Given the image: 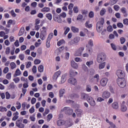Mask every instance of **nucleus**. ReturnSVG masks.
<instances>
[{
  "label": "nucleus",
  "mask_w": 128,
  "mask_h": 128,
  "mask_svg": "<svg viewBox=\"0 0 128 128\" xmlns=\"http://www.w3.org/2000/svg\"><path fill=\"white\" fill-rule=\"evenodd\" d=\"M104 18H101L100 22L96 23V30L98 32H100L104 28Z\"/></svg>",
  "instance_id": "nucleus-1"
},
{
  "label": "nucleus",
  "mask_w": 128,
  "mask_h": 128,
  "mask_svg": "<svg viewBox=\"0 0 128 128\" xmlns=\"http://www.w3.org/2000/svg\"><path fill=\"white\" fill-rule=\"evenodd\" d=\"M106 54L104 52H101L97 56V58H96V61L97 62L98 64H100L104 60H106Z\"/></svg>",
  "instance_id": "nucleus-2"
},
{
  "label": "nucleus",
  "mask_w": 128,
  "mask_h": 128,
  "mask_svg": "<svg viewBox=\"0 0 128 128\" xmlns=\"http://www.w3.org/2000/svg\"><path fill=\"white\" fill-rule=\"evenodd\" d=\"M42 30L40 33V38L42 40H46V28L43 26L42 28Z\"/></svg>",
  "instance_id": "nucleus-3"
},
{
  "label": "nucleus",
  "mask_w": 128,
  "mask_h": 128,
  "mask_svg": "<svg viewBox=\"0 0 128 128\" xmlns=\"http://www.w3.org/2000/svg\"><path fill=\"white\" fill-rule=\"evenodd\" d=\"M116 74L118 76V78H126L124 72L120 70H118L116 71Z\"/></svg>",
  "instance_id": "nucleus-4"
},
{
  "label": "nucleus",
  "mask_w": 128,
  "mask_h": 128,
  "mask_svg": "<svg viewBox=\"0 0 128 128\" xmlns=\"http://www.w3.org/2000/svg\"><path fill=\"white\" fill-rule=\"evenodd\" d=\"M62 112H65L66 114H68V116H72V112H74V110L72 108H70L69 107H64L62 110Z\"/></svg>",
  "instance_id": "nucleus-5"
},
{
  "label": "nucleus",
  "mask_w": 128,
  "mask_h": 128,
  "mask_svg": "<svg viewBox=\"0 0 128 128\" xmlns=\"http://www.w3.org/2000/svg\"><path fill=\"white\" fill-rule=\"evenodd\" d=\"M22 120L18 119L16 122V126L18 128H24V124H22Z\"/></svg>",
  "instance_id": "nucleus-6"
},
{
  "label": "nucleus",
  "mask_w": 128,
  "mask_h": 128,
  "mask_svg": "<svg viewBox=\"0 0 128 128\" xmlns=\"http://www.w3.org/2000/svg\"><path fill=\"white\" fill-rule=\"evenodd\" d=\"M117 84L120 88H125L126 84L124 83V80L122 78H118L116 80Z\"/></svg>",
  "instance_id": "nucleus-7"
},
{
  "label": "nucleus",
  "mask_w": 128,
  "mask_h": 128,
  "mask_svg": "<svg viewBox=\"0 0 128 128\" xmlns=\"http://www.w3.org/2000/svg\"><path fill=\"white\" fill-rule=\"evenodd\" d=\"M84 50V48L81 47L79 48L78 50L77 51H76V52L74 54L75 56H80Z\"/></svg>",
  "instance_id": "nucleus-8"
},
{
  "label": "nucleus",
  "mask_w": 128,
  "mask_h": 128,
  "mask_svg": "<svg viewBox=\"0 0 128 128\" xmlns=\"http://www.w3.org/2000/svg\"><path fill=\"white\" fill-rule=\"evenodd\" d=\"M88 102L92 106H96V102L94 100V98H92V97L89 96L88 98Z\"/></svg>",
  "instance_id": "nucleus-9"
},
{
  "label": "nucleus",
  "mask_w": 128,
  "mask_h": 128,
  "mask_svg": "<svg viewBox=\"0 0 128 128\" xmlns=\"http://www.w3.org/2000/svg\"><path fill=\"white\" fill-rule=\"evenodd\" d=\"M108 78H103L100 81V84L102 86H106V84H108Z\"/></svg>",
  "instance_id": "nucleus-10"
},
{
  "label": "nucleus",
  "mask_w": 128,
  "mask_h": 128,
  "mask_svg": "<svg viewBox=\"0 0 128 128\" xmlns=\"http://www.w3.org/2000/svg\"><path fill=\"white\" fill-rule=\"evenodd\" d=\"M53 18L55 22H59L60 24L62 22L60 16H58V15L56 14H54L53 16Z\"/></svg>",
  "instance_id": "nucleus-11"
},
{
  "label": "nucleus",
  "mask_w": 128,
  "mask_h": 128,
  "mask_svg": "<svg viewBox=\"0 0 128 128\" xmlns=\"http://www.w3.org/2000/svg\"><path fill=\"white\" fill-rule=\"evenodd\" d=\"M68 84H73V86H76V84L78 82L76 81V78H70L68 80Z\"/></svg>",
  "instance_id": "nucleus-12"
},
{
  "label": "nucleus",
  "mask_w": 128,
  "mask_h": 128,
  "mask_svg": "<svg viewBox=\"0 0 128 128\" xmlns=\"http://www.w3.org/2000/svg\"><path fill=\"white\" fill-rule=\"evenodd\" d=\"M90 46V48H92V46H94V42L92 41V40H89L88 42V45L86 46L89 52H90V50H92L90 49V46Z\"/></svg>",
  "instance_id": "nucleus-13"
},
{
  "label": "nucleus",
  "mask_w": 128,
  "mask_h": 128,
  "mask_svg": "<svg viewBox=\"0 0 128 128\" xmlns=\"http://www.w3.org/2000/svg\"><path fill=\"white\" fill-rule=\"evenodd\" d=\"M60 74H62V72H60V70H58L52 76L53 80H58V78L60 76Z\"/></svg>",
  "instance_id": "nucleus-14"
},
{
  "label": "nucleus",
  "mask_w": 128,
  "mask_h": 128,
  "mask_svg": "<svg viewBox=\"0 0 128 128\" xmlns=\"http://www.w3.org/2000/svg\"><path fill=\"white\" fill-rule=\"evenodd\" d=\"M110 96V93L108 91H105L102 94V98H108Z\"/></svg>",
  "instance_id": "nucleus-15"
},
{
  "label": "nucleus",
  "mask_w": 128,
  "mask_h": 128,
  "mask_svg": "<svg viewBox=\"0 0 128 128\" xmlns=\"http://www.w3.org/2000/svg\"><path fill=\"white\" fill-rule=\"evenodd\" d=\"M69 98L70 100H72V98H80V96L78 94L73 93L70 94Z\"/></svg>",
  "instance_id": "nucleus-16"
},
{
  "label": "nucleus",
  "mask_w": 128,
  "mask_h": 128,
  "mask_svg": "<svg viewBox=\"0 0 128 128\" xmlns=\"http://www.w3.org/2000/svg\"><path fill=\"white\" fill-rule=\"evenodd\" d=\"M71 30L72 32H74V34H76L78 32V30H80V29H78V28L74 26H71Z\"/></svg>",
  "instance_id": "nucleus-17"
},
{
  "label": "nucleus",
  "mask_w": 128,
  "mask_h": 128,
  "mask_svg": "<svg viewBox=\"0 0 128 128\" xmlns=\"http://www.w3.org/2000/svg\"><path fill=\"white\" fill-rule=\"evenodd\" d=\"M22 74V72H20V70L19 68L16 69V70L15 72V74L14 75V78H16V76H20Z\"/></svg>",
  "instance_id": "nucleus-18"
},
{
  "label": "nucleus",
  "mask_w": 128,
  "mask_h": 128,
  "mask_svg": "<svg viewBox=\"0 0 128 128\" xmlns=\"http://www.w3.org/2000/svg\"><path fill=\"white\" fill-rule=\"evenodd\" d=\"M64 94H66V90L60 89L59 91L60 98H62V96H64Z\"/></svg>",
  "instance_id": "nucleus-19"
},
{
  "label": "nucleus",
  "mask_w": 128,
  "mask_h": 128,
  "mask_svg": "<svg viewBox=\"0 0 128 128\" xmlns=\"http://www.w3.org/2000/svg\"><path fill=\"white\" fill-rule=\"evenodd\" d=\"M71 66H72V68H75L76 70V68H78V64L74 60L71 61Z\"/></svg>",
  "instance_id": "nucleus-20"
},
{
  "label": "nucleus",
  "mask_w": 128,
  "mask_h": 128,
  "mask_svg": "<svg viewBox=\"0 0 128 128\" xmlns=\"http://www.w3.org/2000/svg\"><path fill=\"white\" fill-rule=\"evenodd\" d=\"M112 106L114 110H118V103L114 102L112 104Z\"/></svg>",
  "instance_id": "nucleus-21"
},
{
  "label": "nucleus",
  "mask_w": 128,
  "mask_h": 128,
  "mask_svg": "<svg viewBox=\"0 0 128 128\" xmlns=\"http://www.w3.org/2000/svg\"><path fill=\"white\" fill-rule=\"evenodd\" d=\"M56 124L58 126H60L64 124V120H58L56 122Z\"/></svg>",
  "instance_id": "nucleus-22"
},
{
  "label": "nucleus",
  "mask_w": 128,
  "mask_h": 128,
  "mask_svg": "<svg viewBox=\"0 0 128 128\" xmlns=\"http://www.w3.org/2000/svg\"><path fill=\"white\" fill-rule=\"evenodd\" d=\"M77 116H82V110L81 109H77L75 110Z\"/></svg>",
  "instance_id": "nucleus-23"
},
{
  "label": "nucleus",
  "mask_w": 128,
  "mask_h": 128,
  "mask_svg": "<svg viewBox=\"0 0 128 128\" xmlns=\"http://www.w3.org/2000/svg\"><path fill=\"white\" fill-rule=\"evenodd\" d=\"M50 8L44 7V8H42V9L41 12H50Z\"/></svg>",
  "instance_id": "nucleus-24"
},
{
  "label": "nucleus",
  "mask_w": 128,
  "mask_h": 128,
  "mask_svg": "<svg viewBox=\"0 0 128 128\" xmlns=\"http://www.w3.org/2000/svg\"><path fill=\"white\" fill-rule=\"evenodd\" d=\"M106 66V62H101L98 65V68L100 70H102V68H104V67Z\"/></svg>",
  "instance_id": "nucleus-25"
},
{
  "label": "nucleus",
  "mask_w": 128,
  "mask_h": 128,
  "mask_svg": "<svg viewBox=\"0 0 128 128\" xmlns=\"http://www.w3.org/2000/svg\"><path fill=\"white\" fill-rule=\"evenodd\" d=\"M70 76H76L78 74V72H74V70H70Z\"/></svg>",
  "instance_id": "nucleus-26"
},
{
  "label": "nucleus",
  "mask_w": 128,
  "mask_h": 128,
  "mask_svg": "<svg viewBox=\"0 0 128 128\" xmlns=\"http://www.w3.org/2000/svg\"><path fill=\"white\" fill-rule=\"evenodd\" d=\"M120 110L123 112H126V110H128V108L126 105H121Z\"/></svg>",
  "instance_id": "nucleus-27"
},
{
  "label": "nucleus",
  "mask_w": 128,
  "mask_h": 128,
  "mask_svg": "<svg viewBox=\"0 0 128 128\" xmlns=\"http://www.w3.org/2000/svg\"><path fill=\"white\" fill-rule=\"evenodd\" d=\"M106 8H102L100 12V15L102 16H104V14H106Z\"/></svg>",
  "instance_id": "nucleus-28"
},
{
  "label": "nucleus",
  "mask_w": 128,
  "mask_h": 128,
  "mask_svg": "<svg viewBox=\"0 0 128 128\" xmlns=\"http://www.w3.org/2000/svg\"><path fill=\"white\" fill-rule=\"evenodd\" d=\"M64 44H66V41H64V40H61L58 42L57 46H60Z\"/></svg>",
  "instance_id": "nucleus-29"
},
{
  "label": "nucleus",
  "mask_w": 128,
  "mask_h": 128,
  "mask_svg": "<svg viewBox=\"0 0 128 128\" xmlns=\"http://www.w3.org/2000/svg\"><path fill=\"white\" fill-rule=\"evenodd\" d=\"M46 16L48 20H52V14L50 13L46 14Z\"/></svg>",
  "instance_id": "nucleus-30"
},
{
  "label": "nucleus",
  "mask_w": 128,
  "mask_h": 128,
  "mask_svg": "<svg viewBox=\"0 0 128 128\" xmlns=\"http://www.w3.org/2000/svg\"><path fill=\"white\" fill-rule=\"evenodd\" d=\"M120 10L124 14V16H128V14H126V10L125 8H122L120 9Z\"/></svg>",
  "instance_id": "nucleus-31"
},
{
  "label": "nucleus",
  "mask_w": 128,
  "mask_h": 128,
  "mask_svg": "<svg viewBox=\"0 0 128 128\" xmlns=\"http://www.w3.org/2000/svg\"><path fill=\"white\" fill-rule=\"evenodd\" d=\"M24 28L22 27L19 31L18 36H22V34H24Z\"/></svg>",
  "instance_id": "nucleus-32"
},
{
  "label": "nucleus",
  "mask_w": 128,
  "mask_h": 128,
  "mask_svg": "<svg viewBox=\"0 0 128 128\" xmlns=\"http://www.w3.org/2000/svg\"><path fill=\"white\" fill-rule=\"evenodd\" d=\"M0 112H8V109L6 107L1 106H0Z\"/></svg>",
  "instance_id": "nucleus-33"
},
{
  "label": "nucleus",
  "mask_w": 128,
  "mask_h": 128,
  "mask_svg": "<svg viewBox=\"0 0 128 128\" xmlns=\"http://www.w3.org/2000/svg\"><path fill=\"white\" fill-rule=\"evenodd\" d=\"M38 71L40 72H44V66L42 65H40L38 67Z\"/></svg>",
  "instance_id": "nucleus-34"
},
{
  "label": "nucleus",
  "mask_w": 128,
  "mask_h": 128,
  "mask_svg": "<svg viewBox=\"0 0 128 128\" xmlns=\"http://www.w3.org/2000/svg\"><path fill=\"white\" fill-rule=\"evenodd\" d=\"M10 66H11L12 70H14V68H16V63H14V62H12L10 64Z\"/></svg>",
  "instance_id": "nucleus-35"
},
{
  "label": "nucleus",
  "mask_w": 128,
  "mask_h": 128,
  "mask_svg": "<svg viewBox=\"0 0 128 128\" xmlns=\"http://www.w3.org/2000/svg\"><path fill=\"white\" fill-rule=\"evenodd\" d=\"M90 24V22H88V21L86 22L85 24V26H86V28H90L92 27V24Z\"/></svg>",
  "instance_id": "nucleus-36"
},
{
  "label": "nucleus",
  "mask_w": 128,
  "mask_h": 128,
  "mask_svg": "<svg viewBox=\"0 0 128 128\" xmlns=\"http://www.w3.org/2000/svg\"><path fill=\"white\" fill-rule=\"evenodd\" d=\"M86 90L88 92H92V86L90 85H87L86 86Z\"/></svg>",
  "instance_id": "nucleus-37"
},
{
  "label": "nucleus",
  "mask_w": 128,
  "mask_h": 128,
  "mask_svg": "<svg viewBox=\"0 0 128 128\" xmlns=\"http://www.w3.org/2000/svg\"><path fill=\"white\" fill-rule=\"evenodd\" d=\"M52 38H54V33L51 32L48 34L47 40H52Z\"/></svg>",
  "instance_id": "nucleus-38"
},
{
  "label": "nucleus",
  "mask_w": 128,
  "mask_h": 128,
  "mask_svg": "<svg viewBox=\"0 0 128 128\" xmlns=\"http://www.w3.org/2000/svg\"><path fill=\"white\" fill-rule=\"evenodd\" d=\"M52 118V114H50L47 116V121L50 122Z\"/></svg>",
  "instance_id": "nucleus-39"
},
{
  "label": "nucleus",
  "mask_w": 128,
  "mask_h": 128,
  "mask_svg": "<svg viewBox=\"0 0 128 128\" xmlns=\"http://www.w3.org/2000/svg\"><path fill=\"white\" fill-rule=\"evenodd\" d=\"M120 42L121 44H124L126 42V38L124 37H122L120 38Z\"/></svg>",
  "instance_id": "nucleus-40"
},
{
  "label": "nucleus",
  "mask_w": 128,
  "mask_h": 128,
  "mask_svg": "<svg viewBox=\"0 0 128 128\" xmlns=\"http://www.w3.org/2000/svg\"><path fill=\"white\" fill-rule=\"evenodd\" d=\"M73 10L74 14H78V8L77 6H74Z\"/></svg>",
  "instance_id": "nucleus-41"
},
{
  "label": "nucleus",
  "mask_w": 128,
  "mask_h": 128,
  "mask_svg": "<svg viewBox=\"0 0 128 128\" xmlns=\"http://www.w3.org/2000/svg\"><path fill=\"white\" fill-rule=\"evenodd\" d=\"M46 46L48 48L50 47V40H46Z\"/></svg>",
  "instance_id": "nucleus-42"
},
{
  "label": "nucleus",
  "mask_w": 128,
  "mask_h": 128,
  "mask_svg": "<svg viewBox=\"0 0 128 128\" xmlns=\"http://www.w3.org/2000/svg\"><path fill=\"white\" fill-rule=\"evenodd\" d=\"M10 90H14L16 88V85L14 82H12L10 85Z\"/></svg>",
  "instance_id": "nucleus-43"
},
{
  "label": "nucleus",
  "mask_w": 128,
  "mask_h": 128,
  "mask_svg": "<svg viewBox=\"0 0 128 128\" xmlns=\"http://www.w3.org/2000/svg\"><path fill=\"white\" fill-rule=\"evenodd\" d=\"M114 8L116 12H118L120 10V6H118V5L116 4L114 6Z\"/></svg>",
  "instance_id": "nucleus-44"
},
{
  "label": "nucleus",
  "mask_w": 128,
  "mask_h": 128,
  "mask_svg": "<svg viewBox=\"0 0 128 128\" xmlns=\"http://www.w3.org/2000/svg\"><path fill=\"white\" fill-rule=\"evenodd\" d=\"M6 78H7V80H10V78H12V73H8L6 75Z\"/></svg>",
  "instance_id": "nucleus-45"
},
{
  "label": "nucleus",
  "mask_w": 128,
  "mask_h": 128,
  "mask_svg": "<svg viewBox=\"0 0 128 128\" xmlns=\"http://www.w3.org/2000/svg\"><path fill=\"white\" fill-rule=\"evenodd\" d=\"M10 48L7 47L6 50V54H10Z\"/></svg>",
  "instance_id": "nucleus-46"
},
{
  "label": "nucleus",
  "mask_w": 128,
  "mask_h": 128,
  "mask_svg": "<svg viewBox=\"0 0 128 128\" xmlns=\"http://www.w3.org/2000/svg\"><path fill=\"white\" fill-rule=\"evenodd\" d=\"M22 110H25L26 106V102H24L23 103H22Z\"/></svg>",
  "instance_id": "nucleus-47"
},
{
  "label": "nucleus",
  "mask_w": 128,
  "mask_h": 128,
  "mask_svg": "<svg viewBox=\"0 0 128 128\" xmlns=\"http://www.w3.org/2000/svg\"><path fill=\"white\" fill-rule=\"evenodd\" d=\"M110 46L114 50H116V44H114V43H112L110 44Z\"/></svg>",
  "instance_id": "nucleus-48"
},
{
  "label": "nucleus",
  "mask_w": 128,
  "mask_h": 128,
  "mask_svg": "<svg viewBox=\"0 0 128 128\" xmlns=\"http://www.w3.org/2000/svg\"><path fill=\"white\" fill-rule=\"evenodd\" d=\"M26 68H28L32 66V62H28L26 63Z\"/></svg>",
  "instance_id": "nucleus-49"
},
{
  "label": "nucleus",
  "mask_w": 128,
  "mask_h": 128,
  "mask_svg": "<svg viewBox=\"0 0 128 128\" xmlns=\"http://www.w3.org/2000/svg\"><path fill=\"white\" fill-rule=\"evenodd\" d=\"M107 30H108V32H112L113 30L112 26H109L107 28Z\"/></svg>",
  "instance_id": "nucleus-50"
},
{
  "label": "nucleus",
  "mask_w": 128,
  "mask_h": 128,
  "mask_svg": "<svg viewBox=\"0 0 128 128\" xmlns=\"http://www.w3.org/2000/svg\"><path fill=\"white\" fill-rule=\"evenodd\" d=\"M6 100H10V94L7 92H6Z\"/></svg>",
  "instance_id": "nucleus-51"
},
{
  "label": "nucleus",
  "mask_w": 128,
  "mask_h": 128,
  "mask_svg": "<svg viewBox=\"0 0 128 128\" xmlns=\"http://www.w3.org/2000/svg\"><path fill=\"white\" fill-rule=\"evenodd\" d=\"M80 38L78 37H76V38H75L73 40H74V44H78V42H80Z\"/></svg>",
  "instance_id": "nucleus-52"
},
{
  "label": "nucleus",
  "mask_w": 128,
  "mask_h": 128,
  "mask_svg": "<svg viewBox=\"0 0 128 128\" xmlns=\"http://www.w3.org/2000/svg\"><path fill=\"white\" fill-rule=\"evenodd\" d=\"M49 112H50V110L46 108L44 112L43 113L44 116H46V114H48Z\"/></svg>",
  "instance_id": "nucleus-53"
},
{
  "label": "nucleus",
  "mask_w": 128,
  "mask_h": 128,
  "mask_svg": "<svg viewBox=\"0 0 128 128\" xmlns=\"http://www.w3.org/2000/svg\"><path fill=\"white\" fill-rule=\"evenodd\" d=\"M81 98L83 100H86V98H88V94H81Z\"/></svg>",
  "instance_id": "nucleus-54"
},
{
  "label": "nucleus",
  "mask_w": 128,
  "mask_h": 128,
  "mask_svg": "<svg viewBox=\"0 0 128 128\" xmlns=\"http://www.w3.org/2000/svg\"><path fill=\"white\" fill-rule=\"evenodd\" d=\"M88 16L90 18H94V12L92 11H91L90 12Z\"/></svg>",
  "instance_id": "nucleus-55"
},
{
  "label": "nucleus",
  "mask_w": 128,
  "mask_h": 128,
  "mask_svg": "<svg viewBox=\"0 0 128 128\" xmlns=\"http://www.w3.org/2000/svg\"><path fill=\"white\" fill-rule=\"evenodd\" d=\"M10 14L13 18H16V14L14 12V10L10 11Z\"/></svg>",
  "instance_id": "nucleus-56"
},
{
  "label": "nucleus",
  "mask_w": 128,
  "mask_h": 128,
  "mask_svg": "<svg viewBox=\"0 0 128 128\" xmlns=\"http://www.w3.org/2000/svg\"><path fill=\"white\" fill-rule=\"evenodd\" d=\"M81 14H82L83 16H86L88 14V10H81Z\"/></svg>",
  "instance_id": "nucleus-57"
},
{
  "label": "nucleus",
  "mask_w": 128,
  "mask_h": 128,
  "mask_svg": "<svg viewBox=\"0 0 128 128\" xmlns=\"http://www.w3.org/2000/svg\"><path fill=\"white\" fill-rule=\"evenodd\" d=\"M14 82L16 84H18V82H20V78L18 77H16V78H14V79H13Z\"/></svg>",
  "instance_id": "nucleus-58"
},
{
  "label": "nucleus",
  "mask_w": 128,
  "mask_h": 128,
  "mask_svg": "<svg viewBox=\"0 0 128 128\" xmlns=\"http://www.w3.org/2000/svg\"><path fill=\"white\" fill-rule=\"evenodd\" d=\"M32 72L33 74H36V66H33L32 68Z\"/></svg>",
  "instance_id": "nucleus-59"
},
{
  "label": "nucleus",
  "mask_w": 128,
  "mask_h": 128,
  "mask_svg": "<svg viewBox=\"0 0 128 128\" xmlns=\"http://www.w3.org/2000/svg\"><path fill=\"white\" fill-rule=\"evenodd\" d=\"M66 74H64L62 76L61 82H66Z\"/></svg>",
  "instance_id": "nucleus-60"
},
{
  "label": "nucleus",
  "mask_w": 128,
  "mask_h": 128,
  "mask_svg": "<svg viewBox=\"0 0 128 128\" xmlns=\"http://www.w3.org/2000/svg\"><path fill=\"white\" fill-rule=\"evenodd\" d=\"M19 58H20V60H24V54H20L19 55Z\"/></svg>",
  "instance_id": "nucleus-61"
},
{
  "label": "nucleus",
  "mask_w": 128,
  "mask_h": 128,
  "mask_svg": "<svg viewBox=\"0 0 128 128\" xmlns=\"http://www.w3.org/2000/svg\"><path fill=\"white\" fill-rule=\"evenodd\" d=\"M94 78H96L97 82H98V80H100V75H98V74H96L94 76Z\"/></svg>",
  "instance_id": "nucleus-62"
},
{
  "label": "nucleus",
  "mask_w": 128,
  "mask_h": 128,
  "mask_svg": "<svg viewBox=\"0 0 128 128\" xmlns=\"http://www.w3.org/2000/svg\"><path fill=\"white\" fill-rule=\"evenodd\" d=\"M4 74H8V67H6L3 70Z\"/></svg>",
  "instance_id": "nucleus-63"
},
{
  "label": "nucleus",
  "mask_w": 128,
  "mask_h": 128,
  "mask_svg": "<svg viewBox=\"0 0 128 128\" xmlns=\"http://www.w3.org/2000/svg\"><path fill=\"white\" fill-rule=\"evenodd\" d=\"M123 24H126L128 26V18H125L123 20Z\"/></svg>",
  "instance_id": "nucleus-64"
}]
</instances>
